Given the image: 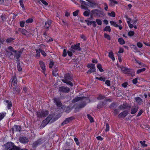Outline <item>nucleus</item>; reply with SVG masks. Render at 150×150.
<instances>
[{"label": "nucleus", "instance_id": "nucleus-62", "mask_svg": "<svg viewBox=\"0 0 150 150\" xmlns=\"http://www.w3.org/2000/svg\"><path fill=\"white\" fill-rule=\"evenodd\" d=\"M52 75L55 76H56L57 74V71H53L52 73Z\"/></svg>", "mask_w": 150, "mask_h": 150}, {"label": "nucleus", "instance_id": "nucleus-50", "mask_svg": "<svg viewBox=\"0 0 150 150\" xmlns=\"http://www.w3.org/2000/svg\"><path fill=\"white\" fill-rule=\"evenodd\" d=\"M105 83L108 86H110V82L109 80H107L105 82Z\"/></svg>", "mask_w": 150, "mask_h": 150}, {"label": "nucleus", "instance_id": "nucleus-41", "mask_svg": "<svg viewBox=\"0 0 150 150\" xmlns=\"http://www.w3.org/2000/svg\"><path fill=\"white\" fill-rule=\"evenodd\" d=\"M104 37L108 40H110V38L109 35L107 34L106 33H104Z\"/></svg>", "mask_w": 150, "mask_h": 150}, {"label": "nucleus", "instance_id": "nucleus-54", "mask_svg": "<svg viewBox=\"0 0 150 150\" xmlns=\"http://www.w3.org/2000/svg\"><path fill=\"white\" fill-rule=\"evenodd\" d=\"M19 3H20L21 6L24 9V4L22 0H20L19 1Z\"/></svg>", "mask_w": 150, "mask_h": 150}, {"label": "nucleus", "instance_id": "nucleus-34", "mask_svg": "<svg viewBox=\"0 0 150 150\" xmlns=\"http://www.w3.org/2000/svg\"><path fill=\"white\" fill-rule=\"evenodd\" d=\"M6 113L1 112L0 113V121L2 120L5 116Z\"/></svg>", "mask_w": 150, "mask_h": 150}, {"label": "nucleus", "instance_id": "nucleus-10", "mask_svg": "<svg viewBox=\"0 0 150 150\" xmlns=\"http://www.w3.org/2000/svg\"><path fill=\"white\" fill-rule=\"evenodd\" d=\"M71 48H72L71 51L72 52H74L73 50L79 51L80 50H81V48L80 47V44L78 43L74 45H72L71 46Z\"/></svg>", "mask_w": 150, "mask_h": 150}, {"label": "nucleus", "instance_id": "nucleus-48", "mask_svg": "<svg viewBox=\"0 0 150 150\" xmlns=\"http://www.w3.org/2000/svg\"><path fill=\"white\" fill-rule=\"evenodd\" d=\"M137 46L139 48H141L143 46L142 43L141 42H138L137 43Z\"/></svg>", "mask_w": 150, "mask_h": 150}, {"label": "nucleus", "instance_id": "nucleus-26", "mask_svg": "<svg viewBox=\"0 0 150 150\" xmlns=\"http://www.w3.org/2000/svg\"><path fill=\"white\" fill-rule=\"evenodd\" d=\"M90 14L91 15V12L89 10L85 11L83 13V15L86 16H88Z\"/></svg>", "mask_w": 150, "mask_h": 150}, {"label": "nucleus", "instance_id": "nucleus-36", "mask_svg": "<svg viewBox=\"0 0 150 150\" xmlns=\"http://www.w3.org/2000/svg\"><path fill=\"white\" fill-rule=\"evenodd\" d=\"M146 70V69L145 68H143L141 69H138L137 71V74H139L140 73Z\"/></svg>", "mask_w": 150, "mask_h": 150}, {"label": "nucleus", "instance_id": "nucleus-9", "mask_svg": "<svg viewBox=\"0 0 150 150\" xmlns=\"http://www.w3.org/2000/svg\"><path fill=\"white\" fill-rule=\"evenodd\" d=\"M52 23L51 21L50 20H48L46 21L44 25V29L46 30V31H47L49 29L50 26Z\"/></svg>", "mask_w": 150, "mask_h": 150}, {"label": "nucleus", "instance_id": "nucleus-13", "mask_svg": "<svg viewBox=\"0 0 150 150\" xmlns=\"http://www.w3.org/2000/svg\"><path fill=\"white\" fill-rule=\"evenodd\" d=\"M21 129V127L19 125H15L12 128V131L13 132H20Z\"/></svg>", "mask_w": 150, "mask_h": 150}, {"label": "nucleus", "instance_id": "nucleus-27", "mask_svg": "<svg viewBox=\"0 0 150 150\" xmlns=\"http://www.w3.org/2000/svg\"><path fill=\"white\" fill-rule=\"evenodd\" d=\"M118 42L121 45H123L125 44V41L122 38H120L118 39Z\"/></svg>", "mask_w": 150, "mask_h": 150}, {"label": "nucleus", "instance_id": "nucleus-60", "mask_svg": "<svg viewBox=\"0 0 150 150\" xmlns=\"http://www.w3.org/2000/svg\"><path fill=\"white\" fill-rule=\"evenodd\" d=\"M1 18L2 21H4L6 19L5 16L3 15L1 16Z\"/></svg>", "mask_w": 150, "mask_h": 150}, {"label": "nucleus", "instance_id": "nucleus-45", "mask_svg": "<svg viewBox=\"0 0 150 150\" xmlns=\"http://www.w3.org/2000/svg\"><path fill=\"white\" fill-rule=\"evenodd\" d=\"M81 99V98L80 97H77L75 98L73 100V102H77V101L80 100Z\"/></svg>", "mask_w": 150, "mask_h": 150}, {"label": "nucleus", "instance_id": "nucleus-40", "mask_svg": "<svg viewBox=\"0 0 150 150\" xmlns=\"http://www.w3.org/2000/svg\"><path fill=\"white\" fill-rule=\"evenodd\" d=\"M96 21L98 25H101L102 21L100 19H97L96 20Z\"/></svg>", "mask_w": 150, "mask_h": 150}, {"label": "nucleus", "instance_id": "nucleus-6", "mask_svg": "<svg viewBox=\"0 0 150 150\" xmlns=\"http://www.w3.org/2000/svg\"><path fill=\"white\" fill-rule=\"evenodd\" d=\"M54 103L57 105L58 107H61V108H63V106L62 105V103L59 98H53Z\"/></svg>", "mask_w": 150, "mask_h": 150}, {"label": "nucleus", "instance_id": "nucleus-44", "mask_svg": "<svg viewBox=\"0 0 150 150\" xmlns=\"http://www.w3.org/2000/svg\"><path fill=\"white\" fill-rule=\"evenodd\" d=\"M87 117L88 119L91 122H93V118L90 115H88Z\"/></svg>", "mask_w": 150, "mask_h": 150}, {"label": "nucleus", "instance_id": "nucleus-33", "mask_svg": "<svg viewBox=\"0 0 150 150\" xmlns=\"http://www.w3.org/2000/svg\"><path fill=\"white\" fill-rule=\"evenodd\" d=\"M21 52L20 51L18 52L17 53H16V55H15V57L16 58V59L18 60V59L21 56Z\"/></svg>", "mask_w": 150, "mask_h": 150}, {"label": "nucleus", "instance_id": "nucleus-24", "mask_svg": "<svg viewBox=\"0 0 150 150\" xmlns=\"http://www.w3.org/2000/svg\"><path fill=\"white\" fill-rule=\"evenodd\" d=\"M49 122L46 119H45L42 122V124L40 127H41V126H42L43 127H45L48 124Z\"/></svg>", "mask_w": 150, "mask_h": 150}, {"label": "nucleus", "instance_id": "nucleus-20", "mask_svg": "<svg viewBox=\"0 0 150 150\" xmlns=\"http://www.w3.org/2000/svg\"><path fill=\"white\" fill-rule=\"evenodd\" d=\"M138 108L137 107V106H134L133 107L131 110V113L132 114H134L135 113L137 112V111L138 110Z\"/></svg>", "mask_w": 150, "mask_h": 150}, {"label": "nucleus", "instance_id": "nucleus-31", "mask_svg": "<svg viewBox=\"0 0 150 150\" xmlns=\"http://www.w3.org/2000/svg\"><path fill=\"white\" fill-rule=\"evenodd\" d=\"M15 39L12 38H7L6 40V42L7 43H10L13 40Z\"/></svg>", "mask_w": 150, "mask_h": 150}, {"label": "nucleus", "instance_id": "nucleus-12", "mask_svg": "<svg viewBox=\"0 0 150 150\" xmlns=\"http://www.w3.org/2000/svg\"><path fill=\"white\" fill-rule=\"evenodd\" d=\"M10 81L11 82V85H13L14 86H16L17 85V79L15 76H13L10 80Z\"/></svg>", "mask_w": 150, "mask_h": 150}, {"label": "nucleus", "instance_id": "nucleus-14", "mask_svg": "<svg viewBox=\"0 0 150 150\" xmlns=\"http://www.w3.org/2000/svg\"><path fill=\"white\" fill-rule=\"evenodd\" d=\"M20 90L19 87L16 86L15 88H14L13 89V91L12 92L13 94H17L20 92Z\"/></svg>", "mask_w": 150, "mask_h": 150}, {"label": "nucleus", "instance_id": "nucleus-39", "mask_svg": "<svg viewBox=\"0 0 150 150\" xmlns=\"http://www.w3.org/2000/svg\"><path fill=\"white\" fill-rule=\"evenodd\" d=\"M36 55L37 57H39L40 56V52H41V49H39L38 50H36Z\"/></svg>", "mask_w": 150, "mask_h": 150}, {"label": "nucleus", "instance_id": "nucleus-1", "mask_svg": "<svg viewBox=\"0 0 150 150\" xmlns=\"http://www.w3.org/2000/svg\"><path fill=\"white\" fill-rule=\"evenodd\" d=\"M5 150H20V149L15 146L13 143L8 142L4 144Z\"/></svg>", "mask_w": 150, "mask_h": 150}, {"label": "nucleus", "instance_id": "nucleus-49", "mask_svg": "<svg viewBox=\"0 0 150 150\" xmlns=\"http://www.w3.org/2000/svg\"><path fill=\"white\" fill-rule=\"evenodd\" d=\"M54 62L52 61H51L50 62V63L49 65V66L50 68H52L53 66L54 65Z\"/></svg>", "mask_w": 150, "mask_h": 150}, {"label": "nucleus", "instance_id": "nucleus-51", "mask_svg": "<svg viewBox=\"0 0 150 150\" xmlns=\"http://www.w3.org/2000/svg\"><path fill=\"white\" fill-rule=\"evenodd\" d=\"M74 140L76 144L77 145H79V142L78 139L76 137H75L74 138Z\"/></svg>", "mask_w": 150, "mask_h": 150}, {"label": "nucleus", "instance_id": "nucleus-19", "mask_svg": "<svg viewBox=\"0 0 150 150\" xmlns=\"http://www.w3.org/2000/svg\"><path fill=\"white\" fill-rule=\"evenodd\" d=\"M4 101L7 104V107L8 109H10L12 106V103L11 102L7 100H5Z\"/></svg>", "mask_w": 150, "mask_h": 150}, {"label": "nucleus", "instance_id": "nucleus-7", "mask_svg": "<svg viewBox=\"0 0 150 150\" xmlns=\"http://www.w3.org/2000/svg\"><path fill=\"white\" fill-rule=\"evenodd\" d=\"M44 142V141L43 139L40 138L39 139L33 142V147H36L38 145L42 144Z\"/></svg>", "mask_w": 150, "mask_h": 150}, {"label": "nucleus", "instance_id": "nucleus-42", "mask_svg": "<svg viewBox=\"0 0 150 150\" xmlns=\"http://www.w3.org/2000/svg\"><path fill=\"white\" fill-rule=\"evenodd\" d=\"M108 14L109 16L112 17H115V13L113 11L111 13H108Z\"/></svg>", "mask_w": 150, "mask_h": 150}, {"label": "nucleus", "instance_id": "nucleus-56", "mask_svg": "<svg viewBox=\"0 0 150 150\" xmlns=\"http://www.w3.org/2000/svg\"><path fill=\"white\" fill-rule=\"evenodd\" d=\"M41 53L44 57H45L47 55L45 52L41 49Z\"/></svg>", "mask_w": 150, "mask_h": 150}, {"label": "nucleus", "instance_id": "nucleus-38", "mask_svg": "<svg viewBox=\"0 0 150 150\" xmlns=\"http://www.w3.org/2000/svg\"><path fill=\"white\" fill-rule=\"evenodd\" d=\"M17 67L18 71H20L22 70V68L21 66L20 63L18 62L17 64Z\"/></svg>", "mask_w": 150, "mask_h": 150}, {"label": "nucleus", "instance_id": "nucleus-30", "mask_svg": "<svg viewBox=\"0 0 150 150\" xmlns=\"http://www.w3.org/2000/svg\"><path fill=\"white\" fill-rule=\"evenodd\" d=\"M110 24L113 25V26L117 27H119V25H118L116 24V23L113 21H110Z\"/></svg>", "mask_w": 150, "mask_h": 150}, {"label": "nucleus", "instance_id": "nucleus-4", "mask_svg": "<svg viewBox=\"0 0 150 150\" xmlns=\"http://www.w3.org/2000/svg\"><path fill=\"white\" fill-rule=\"evenodd\" d=\"M73 80L72 76L69 74H66V85L71 87L73 86Z\"/></svg>", "mask_w": 150, "mask_h": 150}, {"label": "nucleus", "instance_id": "nucleus-3", "mask_svg": "<svg viewBox=\"0 0 150 150\" xmlns=\"http://www.w3.org/2000/svg\"><path fill=\"white\" fill-rule=\"evenodd\" d=\"M103 12L97 9L92 10L91 12V18H93V17H100L103 15Z\"/></svg>", "mask_w": 150, "mask_h": 150}, {"label": "nucleus", "instance_id": "nucleus-15", "mask_svg": "<svg viewBox=\"0 0 150 150\" xmlns=\"http://www.w3.org/2000/svg\"><path fill=\"white\" fill-rule=\"evenodd\" d=\"M39 64L40 67L42 70V72L44 73L45 71V66L44 63L42 61H39Z\"/></svg>", "mask_w": 150, "mask_h": 150}, {"label": "nucleus", "instance_id": "nucleus-21", "mask_svg": "<svg viewBox=\"0 0 150 150\" xmlns=\"http://www.w3.org/2000/svg\"><path fill=\"white\" fill-rule=\"evenodd\" d=\"M81 3L82 4L81 5V7L82 9L86 10L87 9L86 6L85 4V2L84 1H81Z\"/></svg>", "mask_w": 150, "mask_h": 150}, {"label": "nucleus", "instance_id": "nucleus-5", "mask_svg": "<svg viewBox=\"0 0 150 150\" xmlns=\"http://www.w3.org/2000/svg\"><path fill=\"white\" fill-rule=\"evenodd\" d=\"M49 114L48 111L45 110L39 111L37 112V115L38 117L40 118L47 116Z\"/></svg>", "mask_w": 150, "mask_h": 150}, {"label": "nucleus", "instance_id": "nucleus-35", "mask_svg": "<svg viewBox=\"0 0 150 150\" xmlns=\"http://www.w3.org/2000/svg\"><path fill=\"white\" fill-rule=\"evenodd\" d=\"M97 67L100 71L103 72V70L102 68V66L101 64H98L97 65Z\"/></svg>", "mask_w": 150, "mask_h": 150}, {"label": "nucleus", "instance_id": "nucleus-52", "mask_svg": "<svg viewBox=\"0 0 150 150\" xmlns=\"http://www.w3.org/2000/svg\"><path fill=\"white\" fill-rule=\"evenodd\" d=\"M140 143L142 144V145L143 146H147V145L145 144V141H140Z\"/></svg>", "mask_w": 150, "mask_h": 150}, {"label": "nucleus", "instance_id": "nucleus-55", "mask_svg": "<svg viewBox=\"0 0 150 150\" xmlns=\"http://www.w3.org/2000/svg\"><path fill=\"white\" fill-rule=\"evenodd\" d=\"M124 52V49L123 48L120 47L119 49V51L118 53H123Z\"/></svg>", "mask_w": 150, "mask_h": 150}, {"label": "nucleus", "instance_id": "nucleus-57", "mask_svg": "<svg viewBox=\"0 0 150 150\" xmlns=\"http://www.w3.org/2000/svg\"><path fill=\"white\" fill-rule=\"evenodd\" d=\"M79 11L77 10L73 13V15L74 16H77Z\"/></svg>", "mask_w": 150, "mask_h": 150}, {"label": "nucleus", "instance_id": "nucleus-18", "mask_svg": "<svg viewBox=\"0 0 150 150\" xmlns=\"http://www.w3.org/2000/svg\"><path fill=\"white\" fill-rule=\"evenodd\" d=\"M108 57L113 61H114L115 60V58L114 55L112 51H111L108 54Z\"/></svg>", "mask_w": 150, "mask_h": 150}, {"label": "nucleus", "instance_id": "nucleus-58", "mask_svg": "<svg viewBox=\"0 0 150 150\" xmlns=\"http://www.w3.org/2000/svg\"><path fill=\"white\" fill-rule=\"evenodd\" d=\"M33 20L32 18H29L26 21V22L27 23H30L32 22Z\"/></svg>", "mask_w": 150, "mask_h": 150}, {"label": "nucleus", "instance_id": "nucleus-23", "mask_svg": "<svg viewBox=\"0 0 150 150\" xmlns=\"http://www.w3.org/2000/svg\"><path fill=\"white\" fill-rule=\"evenodd\" d=\"M19 31L21 32L23 34L25 35H26L28 33L27 31L23 29L20 28L19 29Z\"/></svg>", "mask_w": 150, "mask_h": 150}, {"label": "nucleus", "instance_id": "nucleus-22", "mask_svg": "<svg viewBox=\"0 0 150 150\" xmlns=\"http://www.w3.org/2000/svg\"><path fill=\"white\" fill-rule=\"evenodd\" d=\"M136 102L137 103L141 104L142 103V99L139 97H137L135 98Z\"/></svg>", "mask_w": 150, "mask_h": 150}, {"label": "nucleus", "instance_id": "nucleus-32", "mask_svg": "<svg viewBox=\"0 0 150 150\" xmlns=\"http://www.w3.org/2000/svg\"><path fill=\"white\" fill-rule=\"evenodd\" d=\"M53 115L51 114L46 119L49 122L50 121L52 120V118L53 117Z\"/></svg>", "mask_w": 150, "mask_h": 150}, {"label": "nucleus", "instance_id": "nucleus-11", "mask_svg": "<svg viewBox=\"0 0 150 150\" xmlns=\"http://www.w3.org/2000/svg\"><path fill=\"white\" fill-rule=\"evenodd\" d=\"M19 140L21 142L24 144L27 143L28 141V139L24 137H20L19 138Z\"/></svg>", "mask_w": 150, "mask_h": 150}, {"label": "nucleus", "instance_id": "nucleus-2", "mask_svg": "<svg viewBox=\"0 0 150 150\" xmlns=\"http://www.w3.org/2000/svg\"><path fill=\"white\" fill-rule=\"evenodd\" d=\"M121 70L123 73L131 75L132 76L135 75L134 71L131 69H128L123 66L121 67Z\"/></svg>", "mask_w": 150, "mask_h": 150}, {"label": "nucleus", "instance_id": "nucleus-8", "mask_svg": "<svg viewBox=\"0 0 150 150\" xmlns=\"http://www.w3.org/2000/svg\"><path fill=\"white\" fill-rule=\"evenodd\" d=\"M87 67L90 68V69L88 72V73L93 72L96 71V69L95 64H88L87 65Z\"/></svg>", "mask_w": 150, "mask_h": 150}, {"label": "nucleus", "instance_id": "nucleus-63", "mask_svg": "<svg viewBox=\"0 0 150 150\" xmlns=\"http://www.w3.org/2000/svg\"><path fill=\"white\" fill-rule=\"evenodd\" d=\"M91 25H92L94 27H96V22L95 21H93Z\"/></svg>", "mask_w": 150, "mask_h": 150}, {"label": "nucleus", "instance_id": "nucleus-59", "mask_svg": "<svg viewBox=\"0 0 150 150\" xmlns=\"http://www.w3.org/2000/svg\"><path fill=\"white\" fill-rule=\"evenodd\" d=\"M41 2L45 6L48 5V3L44 0H40Z\"/></svg>", "mask_w": 150, "mask_h": 150}, {"label": "nucleus", "instance_id": "nucleus-29", "mask_svg": "<svg viewBox=\"0 0 150 150\" xmlns=\"http://www.w3.org/2000/svg\"><path fill=\"white\" fill-rule=\"evenodd\" d=\"M95 79H98L100 81H105V80L106 78L104 77L101 76L100 77H96Z\"/></svg>", "mask_w": 150, "mask_h": 150}, {"label": "nucleus", "instance_id": "nucleus-37", "mask_svg": "<svg viewBox=\"0 0 150 150\" xmlns=\"http://www.w3.org/2000/svg\"><path fill=\"white\" fill-rule=\"evenodd\" d=\"M135 62L136 63L138 64L139 65L137 67L141 68L142 67L144 66V65H142L141 64V63L137 60H135Z\"/></svg>", "mask_w": 150, "mask_h": 150}, {"label": "nucleus", "instance_id": "nucleus-61", "mask_svg": "<svg viewBox=\"0 0 150 150\" xmlns=\"http://www.w3.org/2000/svg\"><path fill=\"white\" fill-rule=\"evenodd\" d=\"M137 22V20L136 19H134L132 21H131V23L133 24H135Z\"/></svg>", "mask_w": 150, "mask_h": 150}, {"label": "nucleus", "instance_id": "nucleus-25", "mask_svg": "<svg viewBox=\"0 0 150 150\" xmlns=\"http://www.w3.org/2000/svg\"><path fill=\"white\" fill-rule=\"evenodd\" d=\"M59 91L61 92L65 93L66 92V87L64 86L59 87Z\"/></svg>", "mask_w": 150, "mask_h": 150}, {"label": "nucleus", "instance_id": "nucleus-46", "mask_svg": "<svg viewBox=\"0 0 150 150\" xmlns=\"http://www.w3.org/2000/svg\"><path fill=\"white\" fill-rule=\"evenodd\" d=\"M109 126L108 124L107 123L106 125V129H105V131L106 132H108L109 131Z\"/></svg>", "mask_w": 150, "mask_h": 150}, {"label": "nucleus", "instance_id": "nucleus-17", "mask_svg": "<svg viewBox=\"0 0 150 150\" xmlns=\"http://www.w3.org/2000/svg\"><path fill=\"white\" fill-rule=\"evenodd\" d=\"M126 18H127L126 21H127V22L128 25H129V27L130 28H133V25L132 24H131V19L130 18H128L127 17H126Z\"/></svg>", "mask_w": 150, "mask_h": 150}, {"label": "nucleus", "instance_id": "nucleus-43", "mask_svg": "<svg viewBox=\"0 0 150 150\" xmlns=\"http://www.w3.org/2000/svg\"><path fill=\"white\" fill-rule=\"evenodd\" d=\"M134 32L132 31H129L128 33V35L129 36L131 37L134 35Z\"/></svg>", "mask_w": 150, "mask_h": 150}, {"label": "nucleus", "instance_id": "nucleus-53", "mask_svg": "<svg viewBox=\"0 0 150 150\" xmlns=\"http://www.w3.org/2000/svg\"><path fill=\"white\" fill-rule=\"evenodd\" d=\"M105 98V96L102 95H99L98 98V99L99 100H100L104 98Z\"/></svg>", "mask_w": 150, "mask_h": 150}, {"label": "nucleus", "instance_id": "nucleus-28", "mask_svg": "<svg viewBox=\"0 0 150 150\" xmlns=\"http://www.w3.org/2000/svg\"><path fill=\"white\" fill-rule=\"evenodd\" d=\"M104 30L106 31H108L110 32L111 31L110 27L109 26H106L104 29Z\"/></svg>", "mask_w": 150, "mask_h": 150}, {"label": "nucleus", "instance_id": "nucleus-16", "mask_svg": "<svg viewBox=\"0 0 150 150\" xmlns=\"http://www.w3.org/2000/svg\"><path fill=\"white\" fill-rule=\"evenodd\" d=\"M128 112L127 111H124L122 112L118 115V117L120 118H124L128 114Z\"/></svg>", "mask_w": 150, "mask_h": 150}, {"label": "nucleus", "instance_id": "nucleus-64", "mask_svg": "<svg viewBox=\"0 0 150 150\" xmlns=\"http://www.w3.org/2000/svg\"><path fill=\"white\" fill-rule=\"evenodd\" d=\"M97 140L100 141H102L103 140V139L101 136H98L96 137Z\"/></svg>", "mask_w": 150, "mask_h": 150}, {"label": "nucleus", "instance_id": "nucleus-47", "mask_svg": "<svg viewBox=\"0 0 150 150\" xmlns=\"http://www.w3.org/2000/svg\"><path fill=\"white\" fill-rule=\"evenodd\" d=\"M86 22L87 24L88 25H92V22L93 21H90L88 20H86Z\"/></svg>", "mask_w": 150, "mask_h": 150}]
</instances>
